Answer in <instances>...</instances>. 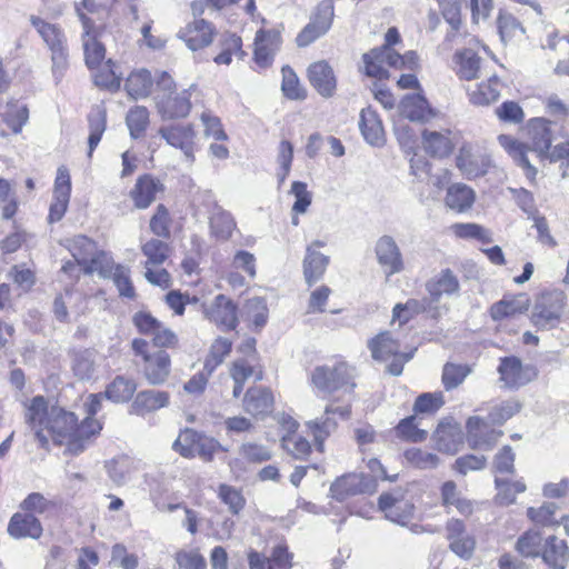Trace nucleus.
Returning a JSON list of instances; mask_svg holds the SVG:
<instances>
[{
  "label": "nucleus",
  "instance_id": "30",
  "mask_svg": "<svg viewBox=\"0 0 569 569\" xmlns=\"http://www.w3.org/2000/svg\"><path fill=\"white\" fill-rule=\"evenodd\" d=\"M400 114L410 121H428L435 114L428 101L420 93L406 96L399 106Z\"/></svg>",
  "mask_w": 569,
  "mask_h": 569
},
{
  "label": "nucleus",
  "instance_id": "42",
  "mask_svg": "<svg viewBox=\"0 0 569 569\" xmlns=\"http://www.w3.org/2000/svg\"><path fill=\"white\" fill-rule=\"evenodd\" d=\"M422 141L425 150L435 157H446L453 148L448 133L425 130Z\"/></svg>",
  "mask_w": 569,
  "mask_h": 569
},
{
  "label": "nucleus",
  "instance_id": "27",
  "mask_svg": "<svg viewBox=\"0 0 569 569\" xmlns=\"http://www.w3.org/2000/svg\"><path fill=\"white\" fill-rule=\"evenodd\" d=\"M170 372L171 359L163 350L152 353V356L144 361L143 376L152 386L164 383L170 376Z\"/></svg>",
  "mask_w": 569,
  "mask_h": 569
},
{
  "label": "nucleus",
  "instance_id": "45",
  "mask_svg": "<svg viewBox=\"0 0 569 569\" xmlns=\"http://www.w3.org/2000/svg\"><path fill=\"white\" fill-rule=\"evenodd\" d=\"M141 251L147 258L144 267H159L168 259L170 247L167 242L152 238L141 246Z\"/></svg>",
  "mask_w": 569,
  "mask_h": 569
},
{
  "label": "nucleus",
  "instance_id": "55",
  "mask_svg": "<svg viewBox=\"0 0 569 569\" xmlns=\"http://www.w3.org/2000/svg\"><path fill=\"white\" fill-rule=\"evenodd\" d=\"M18 210V200L11 183L0 178V216L2 219H11Z\"/></svg>",
  "mask_w": 569,
  "mask_h": 569
},
{
  "label": "nucleus",
  "instance_id": "52",
  "mask_svg": "<svg viewBox=\"0 0 569 569\" xmlns=\"http://www.w3.org/2000/svg\"><path fill=\"white\" fill-rule=\"evenodd\" d=\"M243 317L254 327L262 328L268 320V307L262 298L249 299L243 307Z\"/></svg>",
  "mask_w": 569,
  "mask_h": 569
},
{
  "label": "nucleus",
  "instance_id": "14",
  "mask_svg": "<svg viewBox=\"0 0 569 569\" xmlns=\"http://www.w3.org/2000/svg\"><path fill=\"white\" fill-rule=\"evenodd\" d=\"M457 167L467 178H478L491 167L490 157L471 144H463L457 156Z\"/></svg>",
  "mask_w": 569,
  "mask_h": 569
},
{
  "label": "nucleus",
  "instance_id": "34",
  "mask_svg": "<svg viewBox=\"0 0 569 569\" xmlns=\"http://www.w3.org/2000/svg\"><path fill=\"white\" fill-rule=\"evenodd\" d=\"M359 127L365 140L371 146H381L385 141V130L377 112L371 108L363 109Z\"/></svg>",
  "mask_w": 569,
  "mask_h": 569
},
{
  "label": "nucleus",
  "instance_id": "59",
  "mask_svg": "<svg viewBox=\"0 0 569 569\" xmlns=\"http://www.w3.org/2000/svg\"><path fill=\"white\" fill-rule=\"evenodd\" d=\"M113 267L110 257L103 251H98V249H96L94 254H92L88 261L81 264L84 273L91 274L98 272L104 277L112 272Z\"/></svg>",
  "mask_w": 569,
  "mask_h": 569
},
{
  "label": "nucleus",
  "instance_id": "54",
  "mask_svg": "<svg viewBox=\"0 0 569 569\" xmlns=\"http://www.w3.org/2000/svg\"><path fill=\"white\" fill-rule=\"evenodd\" d=\"M89 129L90 134L88 139L89 143V157L91 156L94 148L99 144L101 137L106 130V112L101 108H96L89 116Z\"/></svg>",
  "mask_w": 569,
  "mask_h": 569
},
{
  "label": "nucleus",
  "instance_id": "60",
  "mask_svg": "<svg viewBox=\"0 0 569 569\" xmlns=\"http://www.w3.org/2000/svg\"><path fill=\"white\" fill-rule=\"evenodd\" d=\"M94 83L100 88L111 91L120 89L121 78L114 70V64L111 60L94 74Z\"/></svg>",
  "mask_w": 569,
  "mask_h": 569
},
{
  "label": "nucleus",
  "instance_id": "36",
  "mask_svg": "<svg viewBox=\"0 0 569 569\" xmlns=\"http://www.w3.org/2000/svg\"><path fill=\"white\" fill-rule=\"evenodd\" d=\"M476 200L475 191L463 183H455L447 190L446 206L456 212H466Z\"/></svg>",
  "mask_w": 569,
  "mask_h": 569
},
{
  "label": "nucleus",
  "instance_id": "17",
  "mask_svg": "<svg viewBox=\"0 0 569 569\" xmlns=\"http://www.w3.org/2000/svg\"><path fill=\"white\" fill-rule=\"evenodd\" d=\"M376 256L388 277L401 272L405 268L400 249L390 236H382L378 239Z\"/></svg>",
  "mask_w": 569,
  "mask_h": 569
},
{
  "label": "nucleus",
  "instance_id": "31",
  "mask_svg": "<svg viewBox=\"0 0 569 569\" xmlns=\"http://www.w3.org/2000/svg\"><path fill=\"white\" fill-rule=\"evenodd\" d=\"M162 190V184L150 176L140 177L132 190L130 197L138 209L148 208L157 197V193Z\"/></svg>",
  "mask_w": 569,
  "mask_h": 569
},
{
  "label": "nucleus",
  "instance_id": "56",
  "mask_svg": "<svg viewBox=\"0 0 569 569\" xmlns=\"http://www.w3.org/2000/svg\"><path fill=\"white\" fill-rule=\"evenodd\" d=\"M378 48L370 50L362 56L363 71L368 77L372 78H388V70L386 69L385 59Z\"/></svg>",
  "mask_w": 569,
  "mask_h": 569
},
{
  "label": "nucleus",
  "instance_id": "58",
  "mask_svg": "<svg viewBox=\"0 0 569 569\" xmlns=\"http://www.w3.org/2000/svg\"><path fill=\"white\" fill-rule=\"evenodd\" d=\"M281 442L282 448L296 459H306L311 451L309 441L299 435H284Z\"/></svg>",
  "mask_w": 569,
  "mask_h": 569
},
{
  "label": "nucleus",
  "instance_id": "9",
  "mask_svg": "<svg viewBox=\"0 0 569 569\" xmlns=\"http://www.w3.org/2000/svg\"><path fill=\"white\" fill-rule=\"evenodd\" d=\"M159 134L169 146L179 149L188 163L191 164L194 161L197 132L193 124L163 126L159 129Z\"/></svg>",
  "mask_w": 569,
  "mask_h": 569
},
{
  "label": "nucleus",
  "instance_id": "25",
  "mask_svg": "<svg viewBox=\"0 0 569 569\" xmlns=\"http://www.w3.org/2000/svg\"><path fill=\"white\" fill-rule=\"evenodd\" d=\"M179 38L186 42L190 50L196 51L212 42L213 30L211 24L203 19L194 20L179 31Z\"/></svg>",
  "mask_w": 569,
  "mask_h": 569
},
{
  "label": "nucleus",
  "instance_id": "4",
  "mask_svg": "<svg viewBox=\"0 0 569 569\" xmlns=\"http://www.w3.org/2000/svg\"><path fill=\"white\" fill-rule=\"evenodd\" d=\"M566 295L560 290L541 293L531 312V322L539 329H552L560 323L565 307Z\"/></svg>",
  "mask_w": 569,
  "mask_h": 569
},
{
  "label": "nucleus",
  "instance_id": "40",
  "mask_svg": "<svg viewBox=\"0 0 569 569\" xmlns=\"http://www.w3.org/2000/svg\"><path fill=\"white\" fill-rule=\"evenodd\" d=\"M236 222L232 216L220 207H216L210 216V231L211 234L221 241L228 240L233 230Z\"/></svg>",
  "mask_w": 569,
  "mask_h": 569
},
{
  "label": "nucleus",
  "instance_id": "2",
  "mask_svg": "<svg viewBox=\"0 0 569 569\" xmlns=\"http://www.w3.org/2000/svg\"><path fill=\"white\" fill-rule=\"evenodd\" d=\"M194 86L180 92L176 91V83L170 74L160 72L157 77L154 102L158 112L163 119L186 118L191 110L190 96Z\"/></svg>",
  "mask_w": 569,
  "mask_h": 569
},
{
  "label": "nucleus",
  "instance_id": "63",
  "mask_svg": "<svg viewBox=\"0 0 569 569\" xmlns=\"http://www.w3.org/2000/svg\"><path fill=\"white\" fill-rule=\"evenodd\" d=\"M149 123V111L146 107L137 106L129 110L127 124L132 137L137 138Z\"/></svg>",
  "mask_w": 569,
  "mask_h": 569
},
{
  "label": "nucleus",
  "instance_id": "61",
  "mask_svg": "<svg viewBox=\"0 0 569 569\" xmlns=\"http://www.w3.org/2000/svg\"><path fill=\"white\" fill-rule=\"evenodd\" d=\"M239 456L249 463H261L271 459V451L254 442H246L239 448Z\"/></svg>",
  "mask_w": 569,
  "mask_h": 569
},
{
  "label": "nucleus",
  "instance_id": "33",
  "mask_svg": "<svg viewBox=\"0 0 569 569\" xmlns=\"http://www.w3.org/2000/svg\"><path fill=\"white\" fill-rule=\"evenodd\" d=\"M459 288V280L450 269L441 270L426 283V289L432 301H439L442 295H455Z\"/></svg>",
  "mask_w": 569,
  "mask_h": 569
},
{
  "label": "nucleus",
  "instance_id": "62",
  "mask_svg": "<svg viewBox=\"0 0 569 569\" xmlns=\"http://www.w3.org/2000/svg\"><path fill=\"white\" fill-rule=\"evenodd\" d=\"M406 460L419 468V469H431L436 468L439 463V458L435 453L425 451L419 448H412L405 451Z\"/></svg>",
  "mask_w": 569,
  "mask_h": 569
},
{
  "label": "nucleus",
  "instance_id": "26",
  "mask_svg": "<svg viewBox=\"0 0 569 569\" xmlns=\"http://www.w3.org/2000/svg\"><path fill=\"white\" fill-rule=\"evenodd\" d=\"M530 307V298L526 293L505 296L490 308V316L495 321L525 313Z\"/></svg>",
  "mask_w": 569,
  "mask_h": 569
},
{
  "label": "nucleus",
  "instance_id": "20",
  "mask_svg": "<svg viewBox=\"0 0 569 569\" xmlns=\"http://www.w3.org/2000/svg\"><path fill=\"white\" fill-rule=\"evenodd\" d=\"M455 70L462 80H475L486 73L483 60L472 50H458L453 56Z\"/></svg>",
  "mask_w": 569,
  "mask_h": 569
},
{
  "label": "nucleus",
  "instance_id": "12",
  "mask_svg": "<svg viewBox=\"0 0 569 569\" xmlns=\"http://www.w3.org/2000/svg\"><path fill=\"white\" fill-rule=\"evenodd\" d=\"M379 508L388 520L402 526L413 517L415 512L412 501L407 499L400 490L381 495Z\"/></svg>",
  "mask_w": 569,
  "mask_h": 569
},
{
  "label": "nucleus",
  "instance_id": "28",
  "mask_svg": "<svg viewBox=\"0 0 569 569\" xmlns=\"http://www.w3.org/2000/svg\"><path fill=\"white\" fill-rule=\"evenodd\" d=\"M310 83L322 97H331L337 87L332 68L326 61H317L308 69Z\"/></svg>",
  "mask_w": 569,
  "mask_h": 569
},
{
  "label": "nucleus",
  "instance_id": "18",
  "mask_svg": "<svg viewBox=\"0 0 569 569\" xmlns=\"http://www.w3.org/2000/svg\"><path fill=\"white\" fill-rule=\"evenodd\" d=\"M281 44V36L277 30H259L254 38V61L261 68L271 64L274 53Z\"/></svg>",
  "mask_w": 569,
  "mask_h": 569
},
{
  "label": "nucleus",
  "instance_id": "35",
  "mask_svg": "<svg viewBox=\"0 0 569 569\" xmlns=\"http://www.w3.org/2000/svg\"><path fill=\"white\" fill-rule=\"evenodd\" d=\"M157 72L154 77L146 69L132 71L126 81V90L132 99H142L150 94L152 86H157Z\"/></svg>",
  "mask_w": 569,
  "mask_h": 569
},
{
  "label": "nucleus",
  "instance_id": "38",
  "mask_svg": "<svg viewBox=\"0 0 569 569\" xmlns=\"http://www.w3.org/2000/svg\"><path fill=\"white\" fill-rule=\"evenodd\" d=\"M550 121L543 118H537L529 123V134L532 140L533 150L541 158L551 147L552 133Z\"/></svg>",
  "mask_w": 569,
  "mask_h": 569
},
{
  "label": "nucleus",
  "instance_id": "48",
  "mask_svg": "<svg viewBox=\"0 0 569 569\" xmlns=\"http://www.w3.org/2000/svg\"><path fill=\"white\" fill-rule=\"evenodd\" d=\"M94 353L90 350L77 351L72 356L71 368L80 380H89L94 373Z\"/></svg>",
  "mask_w": 569,
  "mask_h": 569
},
{
  "label": "nucleus",
  "instance_id": "49",
  "mask_svg": "<svg viewBox=\"0 0 569 569\" xmlns=\"http://www.w3.org/2000/svg\"><path fill=\"white\" fill-rule=\"evenodd\" d=\"M232 348V342L227 339L219 337L217 338L211 347L208 357L204 361V370L209 373H212L217 367H219L224 358L230 353Z\"/></svg>",
  "mask_w": 569,
  "mask_h": 569
},
{
  "label": "nucleus",
  "instance_id": "53",
  "mask_svg": "<svg viewBox=\"0 0 569 569\" xmlns=\"http://www.w3.org/2000/svg\"><path fill=\"white\" fill-rule=\"evenodd\" d=\"M97 244L86 236L79 234L69 241V250L76 262L81 264L94 254Z\"/></svg>",
  "mask_w": 569,
  "mask_h": 569
},
{
  "label": "nucleus",
  "instance_id": "13",
  "mask_svg": "<svg viewBox=\"0 0 569 569\" xmlns=\"http://www.w3.org/2000/svg\"><path fill=\"white\" fill-rule=\"evenodd\" d=\"M71 194V178L69 170L61 166L57 170V177L53 187V199L49 209V222L60 221L64 216Z\"/></svg>",
  "mask_w": 569,
  "mask_h": 569
},
{
  "label": "nucleus",
  "instance_id": "57",
  "mask_svg": "<svg viewBox=\"0 0 569 569\" xmlns=\"http://www.w3.org/2000/svg\"><path fill=\"white\" fill-rule=\"evenodd\" d=\"M542 538L539 531L529 530L517 541V550L523 557H538L541 552Z\"/></svg>",
  "mask_w": 569,
  "mask_h": 569
},
{
  "label": "nucleus",
  "instance_id": "1",
  "mask_svg": "<svg viewBox=\"0 0 569 569\" xmlns=\"http://www.w3.org/2000/svg\"><path fill=\"white\" fill-rule=\"evenodd\" d=\"M24 421L41 448L48 449L50 443L64 447L72 455L81 453L91 437L98 435L102 425L97 419L82 420L61 407H49L42 396L33 397L24 405Z\"/></svg>",
  "mask_w": 569,
  "mask_h": 569
},
{
  "label": "nucleus",
  "instance_id": "51",
  "mask_svg": "<svg viewBox=\"0 0 569 569\" xmlns=\"http://www.w3.org/2000/svg\"><path fill=\"white\" fill-rule=\"evenodd\" d=\"M426 308L425 300L409 299L405 303H397L392 309V321H398L400 326L406 325Z\"/></svg>",
  "mask_w": 569,
  "mask_h": 569
},
{
  "label": "nucleus",
  "instance_id": "19",
  "mask_svg": "<svg viewBox=\"0 0 569 569\" xmlns=\"http://www.w3.org/2000/svg\"><path fill=\"white\" fill-rule=\"evenodd\" d=\"M204 313L210 321L226 329H234L238 322L237 307L224 295H218Z\"/></svg>",
  "mask_w": 569,
  "mask_h": 569
},
{
  "label": "nucleus",
  "instance_id": "32",
  "mask_svg": "<svg viewBox=\"0 0 569 569\" xmlns=\"http://www.w3.org/2000/svg\"><path fill=\"white\" fill-rule=\"evenodd\" d=\"M272 393L264 388H250L243 399V409L251 416H263L272 410Z\"/></svg>",
  "mask_w": 569,
  "mask_h": 569
},
{
  "label": "nucleus",
  "instance_id": "21",
  "mask_svg": "<svg viewBox=\"0 0 569 569\" xmlns=\"http://www.w3.org/2000/svg\"><path fill=\"white\" fill-rule=\"evenodd\" d=\"M500 380L505 387L516 388L528 383L535 372L531 368L522 367L521 361L516 357H507L501 359L498 368Z\"/></svg>",
  "mask_w": 569,
  "mask_h": 569
},
{
  "label": "nucleus",
  "instance_id": "44",
  "mask_svg": "<svg viewBox=\"0 0 569 569\" xmlns=\"http://www.w3.org/2000/svg\"><path fill=\"white\" fill-rule=\"evenodd\" d=\"M499 88V79L496 76H490L488 82L480 83L469 93L471 103L475 106H488L497 101L500 96Z\"/></svg>",
  "mask_w": 569,
  "mask_h": 569
},
{
  "label": "nucleus",
  "instance_id": "29",
  "mask_svg": "<svg viewBox=\"0 0 569 569\" xmlns=\"http://www.w3.org/2000/svg\"><path fill=\"white\" fill-rule=\"evenodd\" d=\"M432 439L436 448L446 453H456L462 442L461 429L457 423L441 422Z\"/></svg>",
  "mask_w": 569,
  "mask_h": 569
},
{
  "label": "nucleus",
  "instance_id": "43",
  "mask_svg": "<svg viewBox=\"0 0 569 569\" xmlns=\"http://www.w3.org/2000/svg\"><path fill=\"white\" fill-rule=\"evenodd\" d=\"M229 373L234 381L233 397L238 398L242 392L244 382L254 373L253 358L236 359L230 366Z\"/></svg>",
  "mask_w": 569,
  "mask_h": 569
},
{
  "label": "nucleus",
  "instance_id": "46",
  "mask_svg": "<svg viewBox=\"0 0 569 569\" xmlns=\"http://www.w3.org/2000/svg\"><path fill=\"white\" fill-rule=\"evenodd\" d=\"M441 501L445 507L453 506L460 513L469 516L472 513V503L460 497L457 485L453 481H446L441 486Z\"/></svg>",
  "mask_w": 569,
  "mask_h": 569
},
{
  "label": "nucleus",
  "instance_id": "24",
  "mask_svg": "<svg viewBox=\"0 0 569 569\" xmlns=\"http://www.w3.org/2000/svg\"><path fill=\"white\" fill-rule=\"evenodd\" d=\"M170 396L162 390H142L138 392L130 406V413L144 416L169 406Z\"/></svg>",
  "mask_w": 569,
  "mask_h": 569
},
{
  "label": "nucleus",
  "instance_id": "6",
  "mask_svg": "<svg viewBox=\"0 0 569 569\" xmlns=\"http://www.w3.org/2000/svg\"><path fill=\"white\" fill-rule=\"evenodd\" d=\"M351 378V368L343 362H339L333 366L325 365L315 368L311 382L319 391L332 393L345 388L352 389Z\"/></svg>",
  "mask_w": 569,
  "mask_h": 569
},
{
  "label": "nucleus",
  "instance_id": "39",
  "mask_svg": "<svg viewBox=\"0 0 569 569\" xmlns=\"http://www.w3.org/2000/svg\"><path fill=\"white\" fill-rule=\"evenodd\" d=\"M542 558L555 569H565L569 559V551L565 540L551 536L547 539Z\"/></svg>",
  "mask_w": 569,
  "mask_h": 569
},
{
  "label": "nucleus",
  "instance_id": "50",
  "mask_svg": "<svg viewBox=\"0 0 569 569\" xmlns=\"http://www.w3.org/2000/svg\"><path fill=\"white\" fill-rule=\"evenodd\" d=\"M471 371L472 368L469 365L446 363L442 369V383L445 389H456L465 381Z\"/></svg>",
  "mask_w": 569,
  "mask_h": 569
},
{
  "label": "nucleus",
  "instance_id": "23",
  "mask_svg": "<svg viewBox=\"0 0 569 569\" xmlns=\"http://www.w3.org/2000/svg\"><path fill=\"white\" fill-rule=\"evenodd\" d=\"M7 531L13 539H39L43 529L33 515L16 512L9 520Z\"/></svg>",
  "mask_w": 569,
  "mask_h": 569
},
{
  "label": "nucleus",
  "instance_id": "7",
  "mask_svg": "<svg viewBox=\"0 0 569 569\" xmlns=\"http://www.w3.org/2000/svg\"><path fill=\"white\" fill-rule=\"evenodd\" d=\"M78 17L82 23V47L84 61L88 68L98 67L106 56V48L99 40L102 33L101 24H97L91 17H87L81 8H78Z\"/></svg>",
  "mask_w": 569,
  "mask_h": 569
},
{
  "label": "nucleus",
  "instance_id": "16",
  "mask_svg": "<svg viewBox=\"0 0 569 569\" xmlns=\"http://www.w3.org/2000/svg\"><path fill=\"white\" fill-rule=\"evenodd\" d=\"M332 496L338 500L359 493H371L375 491L372 478L365 477V473H349L337 479L330 488Z\"/></svg>",
  "mask_w": 569,
  "mask_h": 569
},
{
  "label": "nucleus",
  "instance_id": "5",
  "mask_svg": "<svg viewBox=\"0 0 569 569\" xmlns=\"http://www.w3.org/2000/svg\"><path fill=\"white\" fill-rule=\"evenodd\" d=\"M368 348L375 360L386 361L393 357L392 362L387 370L393 376L401 375L403 365L412 358L413 351L399 352V343L391 337L390 332L385 331L368 341Z\"/></svg>",
  "mask_w": 569,
  "mask_h": 569
},
{
  "label": "nucleus",
  "instance_id": "11",
  "mask_svg": "<svg viewBox=\"0 0 569 569\" xmlns=\"http://www.w3.org/2000/svg\"><path fill=\"white\" fill-rule=\"evenodd\" d=\"M350 406H337L330 402L326 406L325 418L311 420L307 423L308 428L313 435L317 449L323 451L325 440L336 430L337 421L331 416H338L340 419H348L350 416Z\"/></svg>",
  "mask_w": 569,
  "mask_h": 569
},
{
  "label": "nucleus",
  "instance_id": "41",
  "mask_svg": "<svg viewBox=\"0 0 569 569\" xmlns=\"http://www.w3.org/2000/svg\"><path fill=\"white\" fill-rule=\"evenodd\" d=\"M498 141L500 146L515 159V161L526 169V174L528 178H535L537 170L529 162L526 154V147L507 134H500L498 137Z\"/></svg>",
  "mask_w": 569,
  "mask_h": 569
},
{
  "label": "nucleus",
  "instance_id": "22",
  "mask_svg": "<svg viewBox=\"0 0 569 569\" xmlns=\"http://www.w3.org/2000/svg\"><path fill=\"white\" fill-rule=\"evenodd\" d=\"M323 246L325 242L317 240L307 248L302 267L305 280L309 286L315 284L322 278L329 264V257L317 250V248Z\"/></svg>",
  "mask_w": 569,
  "mask_h": 569
},
{
  "label": "nucleus",
  "instance_id": "8",
  "mask_svg": "<svg viewBox=\"0 0 569 569\" xmlns=\"http://www.w3.org/2000/svg\"><path fill=\"white\" fill-rule=\"evenodd\" d=\"M333 17L335 7L332 0L320 1L311 13L309 23L298 34L297 44L299 47H307L326 34L331 28Z\"/></svg>",
  "mask_w": 569,
  "mask_h": 569
},
{
  "label": "nucleus",
  "instance_id": "47",
  "mask_svg": "<svg viewBox=\"0 0 569 569\" xmlns=\"http://www.w3.org/2000/svg\"><path fill=\"white\" fill-rule=\"evenodd\" d=\"M0 116L13 133H19L29 119V110L26 104L10 101L7 103L4 112Z\"/></svg>",
  "mask_w": 569,
  "mask_h": 569
},
{
  "label": "nucleus",
  "instance_id": "10",
  "mask_svg": "<svg viewBox=\"0 0 569 569\" xmlns=\"http://www.w3.org/2000/svg\"><path fill=\"white\" fill-rule=\"evenodd\" d=\"M139 332L152 337V342L159 348H173L178 343L176 333L157 320L150 313L140 311L133 317Z\"/></svg>",
  "mask_w": 569,
  "mask_h": 569
},
{
  "label": "nucleus",
  "instance_id": "64",
  "mask_svg": "<svg viewBox=\"0 0 569 569\" xmlns=\"http://www.w3.org/2000/svg\"><path fill=\"white\" fill-rule=\"evenodd\" d=\"M290 193L296 199L292 206V212L295 214L306 213L312 201V194L308 190L307 184L301 181H295L291 186Z\"/></svg>",
  "mask_w": 569,
  "mask_h": 569
},
{
  "label": "nucleus",
  "instance_id": "15",
  "mask_svg": "<svg viewBox=\"0 0 569 569\" xmlns=\"http://www.w3.org/2000/svg\"><path fill=\"white\" fill-rule=\"evenodd\" d=\"M501 435V431L491 428L488 421L479 417H470L467 421V440L471 448L490 450Z\"/></svg>",
  "mask_w": 569,
  "mask_h": 569
},
{
  "label": "nucleus",
  "instance_id": "37",
  "mask_svg": "<svg viewBox=\"0 0 569 569\" xmlns=\"http://www.w3.org/2000/svg\"><path fill=\"white\" fill-rule=\"evenodd\" d=\"M137 390V383L132 378L117 376L103 392L106 399L113 403H126L130 401Z\"/></svg>",
  "mask_w": 569,
  "mask_h": 569
},
{
  "label": "nucleus",
  "instance_id": "3",
  "mask_svg": "<svg viewBox=\"0 0 569 569\" xmlns=\"http://www.w3.org/2000/svg\"><path fill=\"white\" fill-rule=\"evenodd\" d=\"M30 22L50 50L52 73L57 80H60L69 64L63 31L57 24L49 23L36 16L30 17Z\"/></svg>",
  "mask_w": 569,
  "mask_h": 569
}]
</instances>
